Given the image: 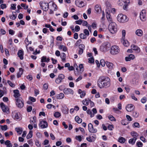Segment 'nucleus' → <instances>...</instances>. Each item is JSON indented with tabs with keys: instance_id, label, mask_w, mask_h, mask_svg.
I'll use <instances>...</instances> for the list:
<instances>
[{
	"instance_id": "nucleus-29",
	"label": "nucleus",
	"mask_w": 147,
	"mask_h": 147,
	"mask_svg": "<svg viewBox=\"0 0 147 147\" xmlns=\"http://www.w3.org/2000/svg\"><path fill=\"white\" fill-rule=\"evenodd\" d=\"M76 121L78 123H80L82 122V120L81 119L79 118L78 116H76L75 118Z\"/></svg>"
},
{
	"instance_id": "nucleus-48",
	"label": "nucleus",
	"mask_w": 147,
	"mask_h": 147,
	"mask_svg": "<svg viewBox=\"0 0 147 147\" xmlns=\"http://www.w3.org/2000/svg\"><path fill=\"white\" fill-rule=\"evenodd\" d=\"M16 4H12L11 5V9L13 10H15L16 9Z\"/></svg>"
},
{
	"instance_id": "nucleus-45",
	"label": "nucleus",
	"mask_w": 147,
	"mask_h": 147,
	"mask_svg": "<svg viewBox=\"0 0 147 147\" xmlns=\"http://www.w3.org/2000/svg\"><path fill=\"white\" fill-rule=\"evenodd\" d=\"M101 65L102 67H104L105 65V62L103 59H101L100 61V65Z\"/></svg>"
},
{
	"instance_id": "nucleus-64",
	"label": "nucleus",
	"mask_w": 147,
	"mask_h": 147,
	"mask_svg": "<svg viewBox=\"0 0 147 147\" xmlns=\"http://www.w3.org/2000/svg\"><path fill=\"white\" fill-rule=\"evenodd\" d=\"M1 7L2 9H4L6 7V5L5 4H2L1 5Z\"/></svg>"
},
{
	"instance_id": "nucleus-40",
	"label": "nucleus",
	"mask_w": 147,
	"mask_h": 147,
	"mask_svg": "<svg viewBox=\"0 0 147 147\" xmlns=\"http://www.w3.org/2000/svg\"><path fill=\"white\" fill-rule=\"evenodd\" d=\"M80 71L82 72L84 70L83 65L82 64H80L79 66Z\"/></svg>"
},
{
	"instance_id": "nucleus-63",
	"label": "nucleus",
	"mask_w": 147,
	"mask_h": 147,
	"mask_svg": "<svg viewBox=\"0 0 147 147\" xmlns=\"http://www.w3.org/2000/svg\"><path fill=\"white\" fill-rule=\"evenodd\" d=\"M134 125L135 127H139V124L138 122H136L134 123Z\"/></svg>"
},
{
	"instance_id": "nucleus-1",
	"label": "nucleus",
	"mask_w": 147,
	"mask_h": 147,
	"mask_svg": "<svg viewBox=\"0 0 147 147\" xmlns=\"http://www.w3.org/2000/svg\"><path fill=\"white\" fill-rule=\"evenodd\" d=\"M98 84L100 88H107L111 85L110 79L107 77L101 76L98 81Z\"/></svg>"
},
{
	"instance_id": "nucleus-17",
	"label": "nucleus",
	"mask_w": 147,
	"mask_h": 147,
	"mask_svg": "<svg viewBox=\"0 0 147 147\" xmlns=\"http://www.w3.org/2000/svg\"><path fill=\"white\" fill-rule=\"evenodd\" d=\"M106 15L107 19L109 23L111 22H113V20L110 14V13L108 12H107L106 13Z\"/></svg>"
},
{
	"instance_id": "nucleus-24",
	"label": "nucleus",
	"mask_w": 147,
	"mask_h": 147,
	"mask_svg": "<svg viewBox=\"0 0 147 147\" xmlns=\"http://www.w3.org/2000/svg\"><path fill=\"white\" fill-rule=\"evenodd\" d=\"M135 33L137 36H141L143 34V32L140 29H138L136 31Z\"/></svg>"
},
{
	"instance_id": "nucleus-4",
	"label": "nucleus",
	"mask_w": 147,
	"mask_h": 147,
	"mask_svg": "<svg viewBox=\"0 0 147 147\" xmlns=\"http://www.w3.org/2000/svg\"><path fill=\"white\" fill-rule=\"evenodd\" d=\"M120 52V49L116 45L112 46L110 51V53L112 55H116Z\"/></svg>"
},
{
	"instance_id": "nucleus-21",
	"label": "nucleus",
	"mask_w": 147,
	"mask_h": 147,
	"mask_svg": "<svg viewBox=\"0 0 147 147\" xmlns=\"http://www.w3.org/2000/svg\"><path fill=\"white\" fill-rule=\"evenodd\" d=\"M121 42L125 46L127 47L129 46V42L127 40L121 39Z\"/></svg>"
},
{
	"instance_id": "nucleus-61",
	"label": "nucleus",
	"mask_w": 147,
	"mask_h": 147,
	"mask_svg": "<svg viewBox=\"0 0 147 147\" xmlns=\"http://www.w3.org/2000/svg\"><path fill=\"white\" fill-rule=\"evenodd\" d=\"M32 109V107L31 106L28 107L27 109V111L28 112H31Z\"/></svg>"
},
{
	"instance_id": "nucleus-26",
	"label": "nucleus",
	"mask_w": 147,
	"mask_h": 147,
	"mask_svg": "<svg viewBox=\"0 0 147 147\" xmlns=\"http://www.w3.org/2000/svg\"><path fill=\"white\" fill-rule=\"evenodd\" d=\"M106 64L107 67L110 69H112L113 68V64L111 63L107 62Z\"/></svg>"
},
{
	"instance_id": "nucleus-62",
	"label": "nucleus",
	"mask_w": 147,
	"mask_h": 147,
	"mask_svg": "<svg viewBox=\"0 0 147 147\" xmlns=\"http://www.w3.org/2000/svg\"><path fill=\"white\" fill-rule=\"evenodd\" d=\"M126 117L129 121H131L132 120V118L130 116L127 115H126Z\"/></svg>"
},
{
	"instance_id": "nucleus-50",
	"label": "nucleus",
	"mask_w": 147,
	"mask_h": 147,
	"mask_svg": "<svg viewBox=\"0 0 147 147\" xmlns=\"http://www.w3.org/2000/svg\"><path fill=\"white\" fill-rule=\"evenodd\" d=\"M84 33L86 35L88 36L89 35V32L88 30L86 29H85L84 30Z\"/></svg>"
},
{
	"instance_id": "nucleus-46",
	"label": "nucleus",
	"mask_w": 147,
	"mask_h": 147,
	"mask_svg": "<svg viewBox=\"0 0 147 147\" xmlns=\"http://www.w3.org/2000/svg\"><path fill=\"white\" fill-rule=\"evenodd\" d=\"M126 34V32L125 30H123L122 31V39H125V36Z\"/></svg>"
},
{
	"instance_id": "nucleus-5",
	"label": "nucleus",
	"mask_w": 147,
	"mask_h": 147,
	"mask_svg": "<svg viewBox=\"0 0 147 147\" xmlns=\"http://www.w3.org/2000/svg\"><path fill=\"white\" fill-rule=\"evenodd\" d=\"M16 105L19 108H21L24 106L23 100L22 98L20 97L15 99Z\"/></svg>"
},
{
	"instance_id": "nucleus-53",
	"label": "nucleus",
	"mask_w": 147,
	"mask_h": 147,
	"mask_svg": "<svg viewBox=\"0 0 147 147\" xmlns=\"http://www.w3.org/2000/svg\"><path fill=\"white\" fill-rule=\"evenodd\" d=\"M46 59V57L45 56H43L42 57L41 59V62H45Z\"/></svg>"
},
{
	"instance_id": "nucleus-11",
	"label": "nucleus",
	"mask_w": 147,
	"mask_h": 147,
	"mask_svg": "<svg viewBox=\"0 0 147 147\" xmlns=\"http://www.w3.org/2000/svg\"><path fill=\"white\" fill-rule=\"evenodd\" d=\"M76 5L78 7H83L85 5L84 2L81 0H76L75 1Z\"/></svg>"
},
{
	"instance_id": "nucleus-42",
	"label": "nucleus",
	"mask_w": 147,
	"mask_h": 147,
	"mask_svg": "<svg viewBox=\"0 0 147 147\" xmlns=\"http://www.w3.org/2000/svg\"><path fill=\"white\" fill-rule=\"evenodd\" d=\"M81 39H84L86 38V35L83 33H81L79 35Z\"/></svg>"
},
{
	"instance_id": "nucleus-20",
	"label": "nucleus",
	"mask_w": 147,
	"mask_h": 147,
	"mask_svg": "<svg viewBox=\"0 0 147 147\" xmlns=\"http://www.w3.org/2000/svg\"><path fill=\"white\" fill-rule=\"evenodd\" d=\"M23 72V70L22 68H20L19 69V71L17 74V77L19 78L22 75V74Z\"/></svg>"
},
{
	"instance_id": "nucleus-38",
	"label": "nucleus",
	"mask_w": 147,
	"mask_h": 147,
	"mask_svg": "<svg viewBox=\"0 0 147 147\" xmlns=\"http://www.w3.org/2000/svg\"><path fill=\"white\" fill-rule=\"evenodd\" d=\"M54 116L58 118L60 116L61 114L59 112H55L54 114Z\"/></svg>"
},
{
	"instance_id": "nucleus-35",
	"label": "nucleus",
	"mask_w": 147,
	"mask_h": 147,
	"mask_svg": "<svg viewBox=\"0 0 147 147\" xmlns=\"http://www.w3.org/2000/svg\"><path fill=\"white\" fill-rule=\"evenodd\" d=\"M32 131L30 130L28 134L26 136V138L27 139H29L32 137Z\"/></svg>"
},
{
	"instance_id": "nucleus-23",
	"label": "nucleus",
	"mask_w": 147,
	"mask_h": 147,
	"mask_svg": "<svg viewBox=\"0 0 147 147\" xmlns=\"http://www.w3.org/2000/svg\"><path fill=\"white\" fill-rule=\"evenodd\" d=\"M95 10L97 13H99L101 12L100 6L98 5H96L95 6Z\"/></svg>"
},
{
	"instance_id": "nucleus-36",
	"label": "nucleus",
	"mask_w": 147,
	"mask_h": 147,
	"mask_svg": "<svg viewBox=\"0 0 147 147\" xmlns=\"http://www.w3.org/2000/svg\"><path fill=\"white\" fill-rule=\"evenodd\" d=\"M65 54L64 53H61V58L62 59L63 61H65Z\"/></svg>"
},
{
	"instance_id": "nucleus-2",
	"label": "nucleus",
	"mask_w": 147,
	"mask_h": 147,
	"mask_svg": "<svg viewBox=\"0 0 147 147\" xmlns=\"http://www.w3.org/2000/svg\"><path fill=\"white\" fill-rule=\"evenodd\" d=\"M108 29L112 34L115 33L117 30V27L116 24L113 22L110 23L108 26Z\"/></svg>"
},
{
	"instance_id": "nucleus-12",
	"label": "nucleus",
	"mask_w": 147,
	"mask_h": 147,
	"mask_svg": "<svg viewBox=\"0 0 147 147\" xmlns=\"http://www.w3.org/2000/svg\"><path fill=\"white\" fill-rule=\"evenodd\" d=\"M19 113L17 112H13L12 113V116L15 120H20L22 119L20 115H19Z\"/></svg>"
},
{
	"instance_id": "nucleus-10",
	"label": "nucleus",
	"mask_w": 147,
	"mask_h": 147,
	"mask_svg": "<svg viewBox=\"0 0 147 147\" xmlns=\"http://www.w3.org/2000/svg\"><path fill=\"white\" fill-rule=\"evenodd\" d=\"M88 129L89 132L91 133H95L96 132L97 130L94 128L93 125L91 123H89L88 125Z\"/></svg>"
},
{
	"instance_id": "nucleus-56",
	"label": "nucleus",
	"mask_w": 147,
	"mask_h": 147,
	"mask_svg": "<svg viewBox=\"0 0 147 147\" xmlns=\"http://www.w3.org/2000/svg\"><path fill=\"white\" fill-rule=\"evenodd\" d=\"M29 99L32 102H34L36 101V99L34 97L31 96H30L29 98Z\"/></svg>"
},
{
	"instance_id": "nucleus-22",
	"label": "nucleus",
	"mask_w": 147,
	"mask_h": 147,
	"mask_svg": "<svg viewBox=\"0 0 147 147\" xmlns=\"http://www.w3.org/2000/svg\"><path fill=\"white\" fill-rule=\"evenodd\" d=\"M137 138H133L129 140L128 142L129 143L131 144L132 145H134L137 140Z\"/></svg>"
},
{
	"instance_id": "nucleus-7",
	"label": "nucleus",
	"mask_w": 147,
	"mask_h": 147,
	"mask_svg": "<svg viewBox=\"0 0 147 147\" xmlns=\"http://www.w3.org/2000/svg\"><path fill=\"white\" fill-rule=\"evenodd\" d=\"M40 5L42 9L44 11H46L49 8V4L47 3L44 1L40 2Z\"/></svg>"
},
{
	"instance_id": "nucleus-47",
	"label": "nucleus",
	"mask_w": 147,
	"mask_h": 147,
	"mask_svg": "<svg viewBox=\"0 0 147 147\" xmlns=\"http://www.w3.org/2000/svg\"><path fill=\"white\" fill-rule=\"evenodd\" d=\"M7 83L10 85V86L12 87H13L15 86V85L11 82L10 81L8 80L7 81Z\"/></svg>"
},
{
	"instance_id": "nucleus-15",
	"label": "nucleus",
	"mask_w": 147,
	"mask_h": 147,
	"mask_svg": "<svg viewBox=\"0 0 147 147\" xmlns=\"http://www.w3.org/2000/svg\"><path fill=\"white\" fill-rule=\"evenodd\" d=\"M14 93L13 96L16 98H19L20 96L19 91L18 90H14L13 91Z\"/></svg>"
},
{
	"instance_id": "nucleus-30",
	"label": "nucleus",
	"mask_w": 147,
	"mask_h": 147,
	"mask_svg": "<svg viewBox=\"0 0 147 147\" xmlns=\"http://www.w3.org/2000/svg\"><path fill=\"white\" fill-rule=\"evenodd\" d=\"M131 49L134 50L138 51L139 50V51H140V48L137 46L135 45H132L131 46Z\"/></svg>"
},
{
	"instance_id": "nucleus-52",
	"label": "nucleus",
	"mask_w": 147,
	"mask_h": 147,
	"mask_svg": "<svg viewBox=\"0 0 147 147\" xmlns=\"http://www.w3.org/2000/svg\"><path fill=\"white\" fill-rule=\"evenodd\" d=\"M81 94L80 95V97L81 98H82L85 96L86 95V92L84 91H82Z\"/></svg>"
},
{
	"instance_id": "nucleus-8",
	"label": "nucleus",
	"mask_w": 147,
	"mask_h": 147,
	"mask_svg": "<svg viewBox=\"0 0 147 147\" xmlns=\"http://www.w3.org/2000/svg\"><path fill=\"white\" fill-rule=\"evenodd\" d=\"M140 17L141 20L142 21L144 22L146 20V11L145 10L143 9L141 12Z\"/></svg>"
},
{
	"instance_id": "nucleus-54",
	"label": "nucleus",
	"mask_w": 147,
	"mask_h": 147,
	"mask_svg": "<svg viewBox=\"0 0 147 147\" xmlns=\"http://www.w3.org/2000/svg\"><path fill=\"white\" fill-rule=\"evenodd\" d=\"M136 145L138 147H142L143 146V144L141 142H138L136 143Z\"/></svg>"
},
{
	"instance_id": "nucleus-43",
	"label": "nucleus",
	"mask_w": 147,
	"mask_h": 147,
	"mask_svg": "<svg viewBox=\"0 0 147 147\" xmlns=\"http://www.w3.org/2000/svg\"><path fill=\"white\" fill-rule=\"evenodd\" d=\"M88 62L90 63H93L94 62V58L92 57H90L88 59Z\"/></svg>"
},
{
	"instance_id": "nucleus-41",
	"label": "nucleus",
	"mask_w": 147,
	"mask_h": 147,
	"mask_svg": "<svg viewBox=\"0 0 147 147\" xmlns=\"http://www.w3.org/2000/svg\"><path fill=\"white\" fill-rule=\"evenodd\" d=\"M125 3L124 1L122 0H119L118 2V4L119 6H122Z\"/></svg>"
},
{
	"instance_id": "nucleus-58",
	"label": "nucleus",
	"mask_w": 147,
	"mask_h": 147,
	"mask_svg": "<svg viewBox=\"0 0 147 147\" xmlns=\"http://www.w3.org/2000/svg\"><path fill=\"white\" fill-rule=\"evenodd\" d=\"M76 23L77 24L80 25L82 23V21L81 20H78L76 21Z\"/></svg>"
},
{
	"instance_id": "nucleus-28",
	"label": "nucleus",
	"mask_w": 147,
	"mask_h": 147,
	"mask_svg": "<svg viewBox=\"0 0 147 147\" xmlns=\"http://www.w3.org/2000/svg\"><path fill=\"white\" fill-rule=\"evenodd\" d=\"M15 130L20 135L21 134L23 131L22 128L21 127H16L15 128Z\"/></svg>"
},
{
	"instance_id": "nucleus-51",
	"label": "nucleus",
	"mask_w": 147,
	"mask_h": 147,
	"mask_svg": "<svg viewBox=\"0 0 147 147\" xmlns=\"http://www.w3.org/2000/svg\"><path fill=\"white\" fill-rule=\"evenodd\" d=\"M85 46L82 44H80L79 46V47L80 49L84 50L85 49Z\"/></svg>"
},
{
	"instance_id": "nucleus-9",
	"label": "nucleus",
	"mask_w": 147,
	"mask_h": 147,
	"mask_svg": "<svg viewBox=\"0 0 147 147\" xmlns=\"http://www.w3.org/2000/svg\"><path fill=\"white\" fill-rule=\"evenodd\" d=\"M65 77V76L63 74H59L58 77L55 80V82L57 84L60 83L61 82L62 80L64 79Z\"/></svg>"
},
{
	"instance_id": "nucleus-18",
	"label": "nucleus",
	"mask_w": 147,
	"mask_h": 147,
	"mask_svg": "<svg viewBox=\"0 0 147 147\" xmlns=\"http://www.w3.org/2000/svg\"><path fill=\"white\" fill-rule=\"evenodd\" d=\"M133 107L132 104H129L126 107V110L128 112H131L133 109Z\"/></svg>"
},
{
	"instance_id": "nucleus-3",
	"label": "nucleus",
	"mask_w": 147,
	"mask_h": 147,
	"mask_svg": "<svg viewBox=\"0 0 147 147\" xmlns=\"http://www.w3.org/2000/svg\"><path fill=\"white\" fill-rule=\"evenodd\" d=\"M117 19L118 21L121 23L127 22L128 20V19L126 15H123L122 13L119 14L118 15Z\"/></svg>"
},
{
	"instance_id": "nucleus-32",
	"label": "nucleus",
	"mask_w": 147,
	"mask_h": 147,
	"mask_svg": "<svg viewBox=\"0 0 147 147\" xmlns=\"http://www.w3.org/2000/svg\"><path fill=\"white\" fill-rule=\"evenodd\" d=\"M89 100H90L89 99H88V100H87V99H85V100H83L82 101L83 104L85 105H88L90 102Z\"/></svg>"
},
{
	"instance_id": "nucleus-49",
	"label": "nucleus",
	"mask_w": 147,
	"mask_h": 147,
	"mask_svg": "<svg viewBox=\"0 0 147 147\" xmlns=\"http://www.w3.org/2000/svg\"><path fill=\"white\" fill-rule=\"evenodd\" d=\"M7 125H5L3 126H1V129L2 130H7Z\"/></svg>"
},
{
	"instance_id": "nucleus-39",
	"label": "nucleus",
	"mask_w": 147,
	"mask_h": 147,
	"mask_svg": "<svg viewBox=\"0 0 147 147\" xmlns=\"http://www.w3.org/2000/svg\"><path fill=\"white\" fill-rule=\"evenodd\" d=\"M87 113L88 114L90 115V117H94V114H92V111L89 109L87 110Z\"/></svg>"
},
{
	"instance_id": "nucleus-13",
	"label": "nucleus",
	"mask_w": 147,
	"mask_h": 147,
	"mask_svg": "<svg viewBox=\"0 0 147 147\" xmlns=\"http://www.w3.org/2000/svg\"><path fill=\"white\" fill-rule=\"evenodd\" d=\"M63 92L65 94H73L74 92L72 90L69 88H65L63 90Z\"/></svg>"
},
{
	"instance_id": "nucleus-6",
	"label": "nucleus",
	"mask_w": 147,
	"mask_h": 147,
	"mask_svg": "<svg viewBox=\"0 0 147 147\" xmlns=\"http://www.w3.org/2000/svg\"><path fill=\"white\" fill-rule=\"evenodd\" d=\"M110 46L108 42L104 43L100 46V49L102 52H105L108 50Z\"/></svg>"
},
{
	"instance_id": "nucleus-25",
	"label": "nucleus",
	"mask_w": 147,
	"mask_h": 147,
	"mask_svg": "<svg viewBox=\"0 0 147 147\" xmlns=\"http://www.w3.org/2000/svg\"><path fill=\"white\" fill-rule=\"evenodd\" d=\"M64 96V94L63 93H60L59 94H57L56 96L57 99H61L63 98Z\"/></svg>"
},
{
	"instance_id": "nucleus-55",
	"label": "nucleus",
	"mask_w": 147,
	"mask_h": 147,
	"mask_svg": "<svg viewBox=\"0 0 147 147\" xmlns=\"http://www.w3.org/2000/svg\"><path fill=\"white\" fill-rule=\"evenodd\" d=\"M146 100V97H143L141 99V102L143 103H145Z\"/></svg>"
},
{
	"instance_id": "nucleus-37",
	"label": "nucleus",
	"mask_w": 147,
	"mask_h": 147,
	"mask_svg": "<svg viewBox=\"0 0 147 147\" xmlns=\"http://www.w3.org/2000/svg\"><path fill=\"white\" fill-rule=\"evenodd\" d=\"M108 118L111 121H116V120L115 118V117L112 115H111L109 116Z\"/></svg>"
},
{
	"instance_id": "nucleus-16",
	"label": "nucleus",
	"mask_w": 147,
	"mask_h": 147,
	"mask_svg": "<svg viewBox=\"0 0 147 147\" xmlns=\"http://www.w3.org/2000/svg\"><path fill=\"white\" fill-rule=\"evenodd\" d=\"M0 106L3 112H6L8 110V108L6 107L3 102L1 103Z\"/></svg>"
},
{
	"instance_id": "nucleus-34",
	"label": "nucleus",
	"mask_w": 147,
	"mask_h": 147,
	"mask_svg": "<svg viewBox=\"0 0 147 147\" xmlns=\"http://www.w3.org/2000/svg\"><path fill=\"white\" fill-rule=\"evenodd\" d=\"M131 135L133 137V138H137L138 136V135L136 132L133 131L131 133Z\"/></svg>"
},
{
	"instance_id": "nucleus-33",
	"label": "nucleus",
	"mask_w": 147,
	"mask_h": 147,
	"mask_svg": "<svg viewBox=\"0 0 147 147\" xmlns=\"http://www.w3.org/2000/svg\"><path fill=\"white\" fill-rule=\"evenodd\" d=\"M86 140L90 142H92L94 141V137L92 136V138L90 136L86 138Z\"/></svg>"
},
{
	"instance_id": "nucleus-59",
	"label": "nucleus",
	"mask_w": 147,
	"mask_h": 147,
	"mask_svg": "<svg viewBox=\"0 0 147 147\" xmlns=\"http://www.w3.org/2000/svg\"><path fill=\"white\" fill-rule=\"evenodd\" d=\"M49 141L47 140H45L44 141L43 144L44 145H47L49 144Z\"/></svg>"
},
{
	"instance_id": "nucleus-57",
	"label": "nucleus",
	"mask_w": 147,
	"mask_h": 147,
	"mask_svg": "<svg viewBox=\"0 0 147 147\" xmlns=\"http://www.w3.org/2000/svg\"><path fill=\"white\" fill-rule=\"evenodd\" d=\"M36 144L38 147H40L41 146L40 143L38 140H36L35 142Z\"/></svg>"
},
{
	"instance_id": "nucleus-31",
	"label": "nucleus",
	"mask_w": 147,
	"mask_h": 147,
	"mask_svg": "<svg viewBox=\"0 0 147 147\" xmlns=\"http://www.w3.org/2000/svg\"><path fill=\"white\" fill-rule=\"evenodd\" d=\"M125 139L122 137H120L118 140V141L121 143H124L125 141Z\"/></svg>"
},
{
	"instance_id": "nucleus-27",
	"label": "nucleus",
	"mask_w": 147,
	"mask_h": 147,
	"mask_svg": "<svg viewBox=\"0 0 147 147\" xmlns=\"http://www.w3.org/2000/svg\"><path fill=\"white\" fill-rule=\"evenodd\" d=\"M5 144L7 146V147H12V145L10 141L6 140L5 142Z\"/></svg>"
},
{
	"instance_id": "nucleus-19",
	"label": "nucleus",
	"mask_w": 147,
	"mask_h": 147,
	"mask_svg": "<svg viewBox=\"0 0 147 147\" xmlns=\"http://www.w3.org/2000/svg\"><path fill=\"white\" fill-rule=\"evenodd\" d=\"M18 57L21 60H22L23 59V51L22 50H20L18 51Z\"/></svg>"
},
{
	"instance_id": "nucleus-44",
	"label": "nucleus",
	"mask_w": 147,
	"mask_h": 147,
	"mask_svg": "<svg viewBox=\"0 0 147 147\" xmlns=\"http://www.w3.org/2000/svg\"><path fill=\"white\" fill-rule=\"evenodd\" d=\"M132 116L136 118L138 116V113L136 111H134L133 113Z\"/></svg>"
},
{
	"instance_id": "nucleus-14",
	"label": "nucleus",
	"mask_w": 147,
	"mask_h": 147,
	"mask_svg": "<svg viewBox=\"0 0 147 147\" xmlns=\"http://www.w3.org/2000/svg\"><path fill=\"white\" fill-rule=\"evenodd\" d=\"M47 123L45 121H42L40 122V126L42 128H46L47 126Z\"/></svg>"
},
{
	"instance_id": "nucleus-60",
	"label": "nucleus",
	"mask_w": 147,
	"mask_h": 147,
	"mask_svg": "<svg viewBox=\"0 0 147 147\" xmlns=\"http://www.w3.org/2000/svg\"><path fill=\"white\" fill-rule=\"evenodd\" d=\"M9 33L10 34H11V35H13L14 33V31H13V30L11 29H10L9 30Z\"/></svg>"
}]
</instances>
